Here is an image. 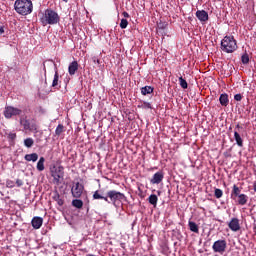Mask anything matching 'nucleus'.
Segmentation results:
<instances>
[{"label":"nucleus","mask_w":256,"mask_h":256,"mask_svg":"<svg viewBox=\"0 0 256 256\" xmlns=\"http://www.w3.org/2000/svg\"><path fill=\"white\" fill-rule=\"evenodd\" d=\"M14 9L18 15H31L33 13V2L31 0H16Z\"/></svg>","instance_id":"f257e3e1"},{"label":"nucleus","mask_w":256,"mask_h":256,"mask_svg":"<svg viewBox=\"0 0 256 256\" xmlns=\"http://www.w3.org/2000/svg\"><path fill=\"white\" fill-rule=\"evenodd\" d=\"M42 25H57L60 21L59 14L55 10L46 9L42 17L40 18Z\"/></svg>","instance_id":"f03ea898"},{"label":"nucleus","mask_w":256,"mask_h":256,"mask_svg":"<svg viewBox=\"0 0 256 256\" xmlns=\"http://www.w3.org/2000/svg\"><path fill=\"white\" fill-rule=\"evenodd\" d=\"M221 49L224 53L237 51V40L233 36H225L221 41Z\"/></svg>","instance_id":"7ed1b4c3"},{"label":"nucleus","mask_w":256,"mask_h":256,"mask_svg":"<svg viewBox=\"0 0 256 256\" xmlns=\"http://www.w3.org/2000/svg\"><path fill=\"white\" fill-rule=\"evenodd\" d=\"M51 177L55 185H61L65 177V168L63 166H54L51 168Z\"/></svg>","instance_id":"20e7f679"},{"label":"nucleus","mask_w":256,"mask_h":256,"mask_svg":"<svg viewBox=\"0 0 256 256\" xmlns=\"http://www.w3.org/2000/svg\"><path fill=\"white\" fill-rule=\"evenodd\" d=\"M106 197L108 199V203H112L114 205H117V203H121V201H125V199H127V197L125 196V194L117 191V190H109L106 193Z\"/></svg>","instance_id":"39448f33"},{"label":"nucleus","mask_w":256,"mask_h":256,"mask_svg":"<svg viewBox=\"0 0 256 256\" xmlns=\"http://www.w3.org/2000/svg\"><path fill=\"white\" fill-rule=\"evenodd\" d=\"M19 123L21 127H23L24 131L35 132L39 129L35 120H29L27 116H20Z\"/></svg>","instance_id":"423d86ee"},{"label":"nucleus","mask_w":256,"mask_h":256,"mask_svg":"<svg viewBox=\"0 0 256 256\" xmlns=\"http://www.w3.org/2000/svg\"><path fill=\"white\" fill-rule=\"evenodd\" d=\"M212 250L214 253H219V255H223V253L227 251V240H216L212 245Z\"/></svg>","instance_id":"0eeeda50"},{"label":"nucleus","mask_w":256,"mask_h":256,"mask_svg":"<svg viewBox=\"0 0 256 256\" xmlns=\"http://www.w3.org/2000/svg\"><path fill=\"white\" fill-rule=\"evenodd\" d=\"M22 114H23V110L13 106H6L4 109V117L6 119H12V117H19Z\"/></svg>","instance_id":"6e6552de"},{"label":"nucleus","mask_w":256,"mask_h":256,"mask_svg":"<svg viewBox=\"0 0 256 256\" xmlns=\"http://www.w3.org/2000/svg\"><path fill=\"white\" fill-rule=\"evenodd\" d=\"M83 191H85V186L79 182H76L73 184L71 188L72 197L75 199L81 198V195H83Z\"/></svg>","instance_id":"1a4fd4ad"},{"label":"nucleus","mask_w":256,"mask_h":256,"mask_svg":"<svg viewBox=\"0 0 256 256\" xmlns=\"http://www.w3.org/2000/svg\"><path fill=\"white\" fill-rule=\"evenodd\" d=\"M164 177L165 176H164L163 172L158 171L153 175V177L150 180V183L152 185H159V183H161L163 181Z\"/></svg>","instance_id":"9d476101"},{"label":"nucleus","mask_w":256,"mask_h":256,"mask_svg":"<svg viewBox=\"0 0 256 256\" xmlns=\"http://www.w3.org/2000/svg\"><path fill=\"white\" fill-rule=\"evenodd\" d=\"M228 227L229 229H231V231H234V232L240 231L241 225L239 224V219L232 218L228 224Z\"/></svg>","instance_id":"9b49d317"},{"label":"nucleus","mask_w":256,"mask_h":256,"mask_svg":"<svg viewBox=\"0 0 256 256\" xmlns=\"http://www.w3.org/2000/svg\"><path fill=\"white\" fill-rule=\"evenodd\" d=\"M31 225L33 229H41L43 227V218L39 216H35L32 218Z\"/></svg>","instance_id":"f8f14e48"},{"label":"nucleus","mask_w":256,"mask_h":256,"mask_svg":"<svg viewBox=\"0 0 256 256\" xmlns=\"http://www.w3.org/2000/svg\"><path fill=\"white\" fill-rule=\"evenodd\" d=\"M196 17L199 19L202 23H205L209 21V14L205 10H198L196 12Z\"/></svg>","instance_id":"ddd939ff"},{"label":"nucleus","mask_w":256,"mask_h":256,"mask_svg":"<svg viewBox=\"0 0 256 256\" xmlns=\"http://www.w3.org/2000/svg\"><path fill=\"white\" fill-rule=\"evenodd\" d=\"M79 70V63L77 61H73L68 66L69 75L73 76Z\"/></svg>","instance_id":"4468645a"},{"label":"nucleus","mask_w":256,"mask_h":256,"mask_svg":"<svg viewBox=\"0 0 256 256\" xmlns=\"http://www.w3.org/2000/svg\"><path fill=\"white\" fill-rule=\"evenodd\" d=\"M219 102L222 107H227V105H229V95H227V93L221 94L219 97Z\"/></svg>","instance_id":"2eb2a0df"},{"label":"nucleus","mask_w":256,"mask_h":256,"mask_svg":"<svg viewBox=\"0 0 256 256\" xmlns=\"http://www.w3.org/2000/svg\"><path fill=\"white\" fill-rule=\"evenodd\" d=\"M239 195H241V188H239L237 184H234L232 187L231 199H237Z\"/></svg>","instance_id":"dca6fc26"},{"label":"nucleus","mask_w":256,"mask_h":256,"mask_svg":"<svg viewBox=\"0 0 256 256\" xmlns=\"http://www.w3.org/2000/svg\"><path fill=\"white\" fill-rule=\"evenodd\" d=\"M141 91V95H152L153 91H155V88L151 87V86H144L140 89Z\"/></svg>","instance_id":"f3484780"},{"label":"nucleus","mask_w":256,"mask_h":256,"mask_svg":"<svg viewBox=\"0 0 256 256\" xmlns=\"http://www.w3.org/2000/svg\"><path fill=\"white\" fill-rule=\"evenodd\" d=\"M25 161H32L33 163H35V161H37V159H39V154L37 153H32V154H26L24 156Z\"/></svg>","instance_id":"a211bd4d"},{"label":"nucleus","mask_w":256,"mask_h":256,"mask_svg":"<svg viewBox=\"0 0 256 256\" xmlns=\"http://www.w3.org/2000/svg\"><path fill=\"white\" fill-rule=\"evenodd\" d=\"M158 201H159V198L155 194H151L148 197V203H150V205H153V207H157V202Z\"/></svg>","instance_id":"6ab92c4d"},{"label":"nucleus","mask_w":256,"mask_h":256,"mask_svg":"<svg viewBox=\"0 0 256 256\" xmlns=\"http://www.w3.org/2000/svg\"><path fill=\"white\" fill-rule=\"evenodd\" d=\"M234 139L238 147H243V138H241V135H239V132H237V130L234 131Z\"/></svg>","instance_id":"aec40b11"},{"label":"nucleus","mask_w":256,"mask_h":256,"mask_svg":"<svg viewBox=\"0 0 256 256\" xmlns=\"http://www.w3.org/2000/svg\"><path fill=\"white\" fill-rule=\"evenodd\" d=\"M248 199H249V197H247V195L241 194L238 196L237 203H238V205H247Z\"/></svg>","instance_id":"412c9836"},{"label":"nucleus","mask_w":256,"mask_h":256,"mask_svg":"<svg viewBox=\"0 0 256 256\" xmlns=\"http://www.w3.org/2000/svg\"><path fill=\"white\" fill-rule=\"evenodd\" d=\"M38 171H45V158L40 157L39 161L37 162L36 166Z\"/></svg>","instance_id":"4be33fe9"},{"label":"nucleus","mask_w":256,"mask_h":256,"mask_svg":"<svg viewBox=\"0 0 256 256\" xmlns=\"http://www.w3.org/2000/svg\"><path fill=\"white\" fill-rule=\"evenodd\" d=\"M188 226L190 231H192V233H199V226L197 225V223L193 221H189Z\"/></svg>","instance_id":"5701e85b"},{"label":"nucleus","mask_w":256,"mask_h":256,"mask_svg":"<svg viewBox=\"0 0 256 256\" xmlns=\"http://www.w3.org/2000/svg\"><path fill=\"white\" fill-rule=\"evenodd\" d=\"M53 199L56 201L59 207H63L65 201L63 200L61 195H59V193L56 192L55 195L53 196Z\"/></svg>","instance_id":"b1692460"},{"label":"nucleus","mask_w":256,"mask_h":256,"mask_svg":"<svg viewBox=\"0 0 256 256\" xmlns=\"http://www.w3.org/2000/svg\"><path fill=\"white\" fill-rule=\"evenodd\" d=\"M52 87H54V89H57V87H59V71H55L54 74V79L52 81Z\"/></svg>","instance_id":"393cba45"},{"label":"nucleus","mask_w":256,"mask_h":256,"mask_svg":"<svg viewBox=\"0 0 256 256\" xmlns=\"http://www.w3.org/2000/svg\"><path fill=\"white\" fill-rule=\"evenodd\" d=\"M93 199H96V200L102 199L103 201H106V203H109V199H107L106 196L101 195V194L99 193V190H96V191L94 192V194H93Z\"/></svg>","instance_id":"a878e982"},{"label":"nucleus","mask_w":256,"mask_h":256,"mask_svg":"<svg viewBox=\"0 0 256 256\" xmlns=\"http://www.w3.org/2000/svg\"><path fill=\"white\" fill-rule=\"evenodd\" d=\"M72 206L76 207V209H83V200H81V199H74L72 201Z\"/></svg>","instance_id":"bb28decb"},{"label":"nucleus","mask_w":256,"mask_h":256,"mask_svg":"<svg viewBox=\"0 0 256 256\" xmlns=\"http://www.w3.org/2000/svg\"><path fill=\"white\" fill-rule=\"evenodd\" d=\"M64 131H65V126H63V124H59V125L56 127L55 135H57V137H60V136H61V133H63Z\"/></svg>","instance_id":"cd10ccee"},{"label":"nucleus","mask_w":256,"mask_h":256,"mask_svg":"<svg viewBox=\"0 0 256 256\" xmlns=\"http://www.w3.org/2000/svg\"><path fill=\"white\" fill-rule=\"evenodd\" d=\"M35 141L33 140V138H26L24 140V145L25 147H27L28 149H31V147H33Z\"/></svg>","instance_id":"c85d7f7f"},{"label":"nucleus","mask_w":256,"mask_h":256,"mask_svg":"<svg viewBox=\"0 0 256 256\" xmlns=\"http://www.w3.org/2000/svg\"><path fill=\"white\" fill-rule=\"evenodd\" d=\"M179 83H180V87H182V89H187V87H189L187 80H185L182 76L179 77Z\"/></svg>","instance_id":"c756f323"},{"label":"nucleus","mask_w":256,"mask_h":256,"mask_svg":"<svg viewBox=\"0 0 256 256\" xmlns=\"http://www.w3.org/2000/svg\"><path fill=\"white\" fill-rule=\"evenodd\" d=\"M214 196L216 199H221V197H223V190L216 188L214 191Z\"/></svg>","instance_id":"7c9ffc66"},{"label":"nucleus","mask_w":256,"mask_h":256,"mask_svg":"<svg viewBox=\"0 0 256 256\" xmlns=\"http://www.w3.org/2000/svg\"><path fill=\"white\" fill-rule=\"evenodd\" d=\"M241 61H242L243 65H247L249 63V54L244 53L241 56Z\"/></svg>","instance_id":"2f4dec72"},{"label":"nucleus","mask_w":256,"mask_h":256,"mask_svg":"<svg viewBox=\"0 0 256 256\" xmlns=\"http://www.w3.org/2000/svg\"><path fill=\"white\" fill-rule=\"evenodd\" d=\"M129 25V21H127V19L125 18H122L121 19V22H120V27L122 29H127V26Z\"/></svg>","instance_id":"473e14b6"},{"label":"nucleus","mask_w":256,"mask_h":256,"mask_svg":"<svg viewBox=\"0 0 256 256\" xmlns=\"http://www.w3.org/2000/svg\"><path fill=\"white\" fill-rule=\"evenodd\" d=\"M138 107H142V109H153V106H151V103L149 102H143V104Z\"/></svg>","instance_id":"72a5a7b5"},{"label":"nucleus","mask_w":256,"mask_h":256,"mask_svg":"<svg viewBox=\"0 0 256 256\" xmlns=\"http://www.w3.org/2000/svg\"><path fill=\"white\" fill-rule=\"evenodd\" d=\"M6 187H8V189H13V187H15V182L13 180H7Z\"/></svg>","instance_id":"f704fd0d"},{"label":"nucleus","mask_w":256,"mask_h":256,"mask_svg":"<svg viewBox=\"0 0 256 256\" xmlns=\"http://www.w3.org/2000/svg\"><path fill=\"white\" fill-rule=\"evenodd\" d=\"M8 139H10V141H15V139H17V133L15 132H10L8 134Z\"/></svg>","instance_id":"c9c22d12"},{"label":"nucleus","mask_w":256,"mask_h":256,"mask_svg":"<svg viewBox=\"0 0 256 256\" xmlns=\"http://www.w3.org/2000/svg\"><path fill=\"white\" fill-rule=\"evenodd\" d=\"M234 99L235 101H241V99H243V96L241 94H236L234 95Z\"/></svg>","instance_id":"e433bc0d"},{"label":"nucleus","mask_w":256,"mask_h":256,"mask_svg":"<svg viewBox=\"0 0 256 256\" xmlns=\"http://www.w3.org/2000/svg\"><path fill=\"white\" fill-rule=\"evenodd\" d=\"M16 186H17V187H23V180L17 179V180H16Z\"/></svg>","instance_id":"4c0bfd02"},{"label":"nucleus","mask_w":256,"mask_h":256,"mask_svg":"<svg viewBox=\"0 0 256 256\" xmlns=\"http://www.w3.org/2000/svg\"><path fill=\"white\" fill-rule=\"evenodd\" d=\"M93 63H97L98 65L101 63V60H99V58L97 57H93Z\"/></svg>","instance_id":"58836bf2"},{"label":"nucleus","mask_w":256,"mask_h":256,"mask_svg":"<svg viewBox=\"0 0 256 256\" xmlns=\"http://www.w3.org/2000/svg\"><path fill=\"white\" fill-rule=\"evenodd\" d=\"M5 33V26H0V35H3Z\"/></svg>","instance_id":"ea45409f"},{"label":"nucleus","mask_w":256,"mask_h":256,"mask_svg":"<svg viewBox=\"0 0 256 256\" xmlns=\"http://www.w3.org/2000/svg\"><path fill=\"white\" fill-rule=\"evenodd\" d=\"M123 17H125V19H129L130 15L127 12H123L122 13Z\"/></svg>","instance_id":"a19ab883"},{"label":"nucleus","mask_w":256,"mask_h":256,"mask_svg":"<svg viewBox=\"0 0 256 256\" xmlns=\"http://www.w3.org/2000/svg\"><path fill=\"white\" fill-rule=\"evenodd\" d=\"M253 190L256 192V181L253 183Z\"/></svg>","instance_id":"79ce46f5"},{"label":"nucleus","mask_w":256,"mask_h":256,"mask_svg":"<svg viewBox=\"0 0 256 256\" xmlns=\"http://www.w3.org/2000/svg\"><path fill=\"white\" fill-rule=\"evenodd\" d=\"M241 126H239V124H237V126H236V129H239Z\"/></svg>","instance_id":"37998d69"},{"label":"nucleus","mask_w":256,"mask_h":256,"mask_svg":"<svg viewBox=\"0 0 256 256\" xmlns=\"http://www.w3.org/2000/svg\"><path fill=\"white\" fill-rule=\"evenodd\" d=\"M63 1H64V3H68L69 0H63Z\"/></svg>","instance_id":"c03bdc74"},{"label":"nucleus","mask_w":256,"mask_h":256,"mask_svg":"<svg viewBox=\"0 0 256 256\" xmlns=\"http://www.w3.org/2000/svg\"><path fill=\"white\" fill-rule=\"evenodd\" d=\"M44 71H45V64H44Z\"/></svg>","instance_id":"a18cd8bd"}]
</instances>
